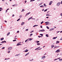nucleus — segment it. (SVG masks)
Returning <instances> with one entry per match:
<instances>
[{
    "label": "nucleus",
    "mask_w": 62,
    "mask_h": 62,
    "mask_svg": "<svg viewBox=\"0 0 62 62\" xmlns=\"http://www.w3.org/2000/svg\"><path fill=\"white\" fill-rule=\"evenodd\" d=\"M40 35L41 36H43V34H40Z\"/></svg>",
    "instance_id": "35"
},
{
    "label": "nucleus",
    "mask_w": 62,
    "mask_h": 62,
    "mask_svg": "<svg viewBox=\"0 0 62 62\" xmlns=\"http://www.w3.org/2000/svg\"><path fill=\"white\" fill-rule=\"evenodd\" d=\"M32 40V39H31V38H30V40L31 41V40Z\"/></svg>",
    "instance_id": "38"
},
{
    "label": "nucleus",
    "mask_w": 62,
    "mask_h": 62,
    "mask_svg": "<svg viewBox=\"0 0 62 62\" xmlns=\"http://www.w3.org/2000/svg\"><path fill=\"white\" fill-rule=\"evenodd\" d=\"M54 45H52L51 46V47H52V48H53V47H54Z\"/></svg>",
    "instance_id": "22"
},
{
    "label": "nucleus",
    "mask_w": 62,
    "mask_h": 62,
    "mask_svg": "<svg viewBox=\"0 0 62 62\" xmlns=\"http://www.w3.org/2000/svg\"><path fill=\"white\" fill-rule=\"evenodd\" d=\"M59 43V41H57L56 42V44H57V43Z\"/></svg>",
    "instance_id": "7"
},
{
    "label": "nucleus",
    "mask_w": 62,
    "mask_h": 62,
    "mask_svg": "<svg viewBox=\"0 0 62 62\" xmlns=\"http://www.w3.org/2000/svg\"><path fill=\"white\" fill-rule=\"evenodd\" d=\"M40 27L41 28H42V26H40Z\"/></svg>",
    "instance_id": "54"
},
{
    "label": "nucleus",
    "mask_w": 62,
    "mask_h": 62,
    "mask_svg": "<svg viewBox=\"0 0 62 62\" xmlns=\"http://www.w3.org/2000/svg\"><path fill=\"white\" fill-rule=\"evenodd\" d=\"M50 22H46L45 23H48H48H49Z\"/></svg>",
    "instance_id": "15"
},
{
    "label": "nucleus",
    "mask_w": 62,
    "mask_h": 62,
    "mask_svg": "<svg viewBox=\"0 0 62 62\" xmlns=\"http://www.w3.org/2000/svg\"><path fill=\"white\" fill-rule=\"evenodd\" d=\"M46 28H47V29H49V27L48 26H46Z\"/></svg>",
    "instance_id": "34"
},
{
    "label": "nucleus",
    "mask_w": 62,
    "mask_h": 62,
    "mask_svg": "<svg viewBox=\"0 0 62 62\" xmlns=\"http://www.w3.org/2000/svg\"><path fill=\"white\" fill-rule=\"evenodd\" d=\"M46 16H51V15H50L49 14H47Z\"/></svg>",
    "instance_id": "24"
},
{
    "label": "nucleus",
    "mask_w": 62,
    "mask_h": 62,
    "mask_svg": "<svg viewBox=\"0 0 62 62\" xmlns=\"http://www.w3.org/2000/svg\"><path fill=\"white\" fill-rule=\"evenodd\" d=\"M19 31H18L17 32V33H19Z\"/></svg>",
    "instance_id": "61"
},
{
    "label": "nucleus",
    "mask_w": 62,
    "mask_h": 62,
    "mask_svg": "<svg viewBox=\"0 0 62 62\" xmlns=\"http://www.w3.org/2000/svg\"><path fill=\"white\" fill-rule=\"evenodd\" d=\"M12 6L13 7H15V5H12Z\"/></svg>",
    "instance_id": "49"
},
{
    "label": "nucleus",
    "mask_w": 62,
    "mask_h": 62,
    "mask_svg": "<svg viewBox=\"0 0 62 62\" xmlns=\"http://www.w3.org/2000/svg\"><path fill=\"white\" fill-rule=\"evenodd\" d=\"M27 15H28L27 14L26 15H25V17H26V16H27Z\"/></svg>",
    "instance_id": "46"
},
{
    "label": "nucleus",
    "mask_w": 62,
    "mask_h": 62,
    "mask_svg": "<svg viewBox=\"0 0 62 62\" xmlns=\"http://www.w3.org/2000/svg\"><path fill=\"white\" fill-rule=\"evenodd\" d=\"M28 55L27 54H26L25 55V56H26V55Z\"/></svg>",
    "instance_id": "52"
},
{
    "label": "nucleus",
    "mask_w": 62,
    "mask_h": 62,
    "mask_svg": "<svg viewBox=\"0 0 62 62\" xmlns=\"http://www.w3.org/2000/svg\"><path fill=\"white\" fill-rule=\"evenodd\" d=\"M62 22V21H59V22Z\"/></svg>",
    "instance_id": "55"
},
{
    "label": "nucleus",
    "mask_w": 62,
    "mask_h": 62,
    "mask_svg": "<svg viewBox=\"0 0 62 62\" xmlns=\"http://www.w3.org/2000/svg\"><path fill=\"white\" fill-rule=\"evenodd\" d=\"M41 48H39V50H41Z\"/></svg>",
    "instance_id": "43"
},
{
    "label": "nucleus",
    "mask_w": 62,
    "mask_h": 62,
    "mask_svg": "<svg viewBox=\"0 0 62 62\" xmlns=\"http://www.w3.org/2000/svg\"><path fill=\"white\" fill-rule=\"evenodd\" d=\"M44 7H45V8L47 7V5H46L45 4H44Z\"/></svg>",
    "instance_id": "10"
},
{
    "label": "nucleus",
    "mask_w": 62,
    "mask_h": 62,
    "mask_svg": "<svg viewBox=\"0 0 62 62\" xmlns=\"http://www.w3.org/2000/svg\"><path fill=\"white\" fill-rule=\"evenodd\" d=\"M16 45L17 46H19V45H20V44L19 43H18Z\"/></svg>",
    "instance_id": "26"
},
{
    "label": "nucleus",
    "mask_w": 62,
    "mask_h": 62,
    "mask_svg": "<svg viewBox=\"0 0 62 62\" xmlns=\"http://www.w3.org/2000/svg\"><path fill=\"white\" fill-rule=\"evenodd\" d=\"M13 41H17L16 40H13Z\"/></svg>",
    "instance_id": "40"
},
{
    "label": "nucleus",
    "mask_w": 62,
    "mask_h": 62,
    "mask_svg": "<svg viewBox=\"0 0 62 62\" xmlns=\"http://www.w3.org/2000/svg\"><path fill=\"white\" fill-rule=\"evenodd\" d=\"M33 35V34H30V36H32Z\"/></svg>",
    "instance_id": "42"
},
{
    "label": "nucleus",
    "mask_w": 62,
    "mask_h": 62,
    "mask_svg": "<svg viewBox=\"0 0 62 62\" xmlns=\"http://www.w3.org/2000/svg\"><path fill=\"white\" fill-rule=\"evenodd\" d=\"M4 22H5V23H7V21L6 20L4 21Z\"/></svg>",
    "instance_id": "53"
},
{
    "label": "nucleus",
    "mask_w": 62,
    "mask_h": 62,
    "mask_svg": "<svg viewBox=\"0 0 62 62\" xmlns=\"http://www.w3.org/2000/svg\"><path fill=\"white\" fill-rule=\"evenodd\" d=\"M38 26V25H34L33 27H36V26Z\"/></svg>",
    "instance_id": "13"
},
{
    "label": "nucleus",
    "mask_w": 62,
    "mask_h": 62,
    "mask_svg": "<svg viewBox=\"0 0 62 62\" xmlns=\"http://www.w3.org/2000/svg\"><path fill=\"white\" fill-rule=\"evenodd\" d=\"M22 15H20V16H19V18H22Z\"/></svg>",
    "instance_id": "21"
},
{
    "label": "nucleus",
    "mask_w": 62,
    "mask_h": 62,
    "mask_svg": "<svg viewBox=\"0 0 62 62\" xmlns=\"http://www.w3.org/2000/svg\"><path fill=\"white\" fill-rule=\"evenodd\" d=\"M60 52V50L59 49H58L55 51V53H59Z\"/></svg>",
    "instance_id": "1"
},
{
    "label": "nucleus",
    "mask_w": 62,
    "mask_h": 62,
    "mask_svg": "<svg viewBox=\"0 0 62 62\" xmlns=\"http://www.w3.org/2000/svg\"><path fill=\"white\" fill-rule=\"evenodd\" d=\"M53 3V1H51L49 3V5H52V4Z\"/></svg>",
    "instance_id": "5"
},
{
    "label": "nucleus",
    "mask_w": 62,
    "mask_h": 62,
    "mask_svg": "<svg viewBox=\"0 0 62 62\" xmlns=\"http://www.w3.org/2000/svg\"><path fill=\"white\" fill-rule=\"evenodd\" d=\"M2 50H3V49H5V47H3L2 48Z\"/></svg>",
    "instance_id": "41"
},
{
    "label": "nucleus",
    "mask_w": 62,
    "mask_h": 62,
    "mask_svg": "<svg viewBox=\"0 0 62 62\" xmlns=\"http://www.w3.org/2000/svg\"><path fill=\"white\" fill-rule=\"evenodd\" d=\"M37 45H40V44L39 43H37Z\"/></svg>",
    "instance_id": "23"
},
{
    "label": "nucleus",
    "mask_w": 62,
    "mask_h": 62,
    "mask_svg": "<svg viewBox=\"0 0 62 62\" xmlns=\"http://www.w3.org/2000/svg\"><path fill=\"white\" fill-rule=\"evenodd\" d=\"M50 31H52V29H50Z\"/></svg>",
    "instance_id": "58"
},
{
    "label": "nucleus",
    "mask_w": 62,
    "mask_h": 62,
    "mask_svg": "<svg viewBox=\"0 0 62 62\" xmlns=\"http://www.w3.org/2000/svg\"><path fill=\"white\" fill-rule=\"evenodd\" d=\"M54 28H52V30H54Z\"/></svg>",
    "instance_id": "44"
},
{
    "label": "nucleus",
    "mask_w": 62,
    "mask_h": 62,
    "mask_svg": "<svg viewBox=\"0 0 62 62\" xmlns=\"http://www.w3.org/2000/svg\"><path fill=\"white\" fill-rule=\"evenodd\" d=\"M27 41H28V39H27L26 40H25V42H26Z\"/></svg>",
    "instance_id": "33"
},
{
    "label": "nucleus",
    "mask_w": 62,
    "mask_h": 62,
    "mask_svg": "<svg viewBox=\"0 0 62 62\" xmlns=\"http://www.w3.org/2000/svg\"><path fill=\"white\" fill-rule=\"evenodd\" d=\"M31 61H33V60H34V59H32L31 60Z\"/></svg>",
    "instance_id": "59"
},
{
    "label": "nucleus",
    "mask_w": 62,
    "mask_h": 62,
    "mask_svg": "<svg viewBox=\"0 0 62 62\" xmlns=\"http://www.w3.org/2000/svg\"><path fill=\"white\" fill-rule=\"evenodd\" d=\"M14 15H13L12 16V17H14Z\"/></svg>",
    "instance_id": "56"
},
{
    "label": "nucleus",
    "mask_w": 62,
    "mask_h": 62,
    "mask_svg": "<svg viewBox=\"0 0 62 62\" xmlns=\"http://www.w3.org/2000/svg\"><path fill=\"white\" fill-rule=\"evenodd\" d=\"M60 40H62V38H61V39H60Z\"/></svg>",
    "instance_id": "64"
},
{
    "label": "nucleus",
    "mask_w": 62,
    "mask_h": 62,
    "mask_svg": "<svg viewBox=\"0 0 62 62\" xmlns=\"http://www.w3.org/2000/svg\"><path fill=\"white\" fill-rule=\"evenodd\" d=\"M41 36H38V37H39V38H40V37H41Z\"/></svg>",
    "instance_id": "47"
},
{
    "label": "nucleus",
    "mask_w": 62,
    "mask_h": 62,
    "mask_svg": "<svg viewBox=\"0 0 62 62\" xmlns=\"http://www.w3.org/2000/svg\"><path fill=\"white\" fill-rule=\"evenodd\" d=\"M46 57L45 56H43L42 57H41V59H44Z\"/></svg>",
    "instance_id": "3"
},
{
    "label": "nucleus",
    "mask_w": 62,
    "mask_h": 62,
    "mask_svg": "<svg viewBox=\"0 0 62 62\" xmlns=\"http://www.w3.org/2000/svg\"><path fill=\"white\" fill-rule=\"evenodd\" d=\"M34 32V31H31V32Z\"/></svg>",
    "instance_id": "62"
},
{
    "label": "nucleus",
    "mask_w": 62,
    "mask_h": 62,
    "mask_svg": "<svg viewBox=\"0 0 62 62\" xmlns=\"http://www.w3.org/2000/svg\"><path fill=\"white\" fill-rule=\"evenodd\" d=\"M36 42L37 43H39V41H36Z\"/></svg>",
    "instance_id": "27"
},
{
    "label": "nucleus",
    "mask_w": 62,
    "mask_h": 62,
    "mask_svg": "<svg viewBox=\"0 0 62 62\" xmlns=\"http://www.w3.org/2000/svg\"><path fill=\"white\" fill-rule=\"evenodd\" d=\"M59 47H60L59 46H55V47H54V49H55V48H58Z\"/></svg>",
    "instance_id": "6"
},
{
    "label": "nucleus",
    "mask_w": 62,
    "mask_h": 62,
    "mask_svg": "<svg viewBox=\"0 0 62 62\" xmlns=\"http://www.w3.org/2000/svg\"><path fill=\"white\" fill-rule=\"evenodd\" d=\"M46 37H49V36H48V34H46Z\"/></svg>",
    "instance_id": "20"
},
{
    "label": "nucleus",
    "mask_w": 62,
    "mask_h": 62,
    "mask_svg": "<svg viewBox=\"0 0 62 62\" xmlns=\"http://www.w3.org/2000/svg\"><path fill=\"white\" fill-rule=\"evenodd\" d=\"M48 24H48V23H47L46 24V25H48Z\"/></svg>",
    "instance_id": "50"
},
{
    "label": "nucleus",
    "mask_w": 62,
    "mask_h": 62,
    "mask_svg": "<svg viewBox=\"0 0 62 62\" xmlns=\"http://www.w3.org/2000/svg\"><path fill=\"white\" fill-rule=\"evenodd\" d=\"M4 39V38H1L0 40H3Z\"/></svg>",
    "instance_id": "11"
},
{
    "label": "nucleus",
    "mask_w": 62,
    "mask_h": 62,
    "mask_svg": "<svg viewBox=\"0 0 62 62\" xmlns=\"http://www.w3.org/2000/svg\"><path fill=\"white\" fill-rule=\"evenodd\" d=\"M40 7H42V8H44V6L43 5H42V6H40Z\"/></svg>",
    "instance_id": "16"
},
{
    "label": "nucleus",
    "mask_w": 62,
    "mask_h": 62,
    "mask_svg": "<svg viewBox=\"0 0 62 62\" xmlns=\"http://www.w3.org/2000/svg\"><path fill=\"white\" fill-rule=\"evenodd\" d=\"M27 49H26V50L24 51L25 52H27L28 51V50H27Z\"/></svg>",
    "instance_id": "14"
},
{
    "label": "nucleus",
    "mask_w": 62,
    "mask_h": 62,
    "mask_svg": "<svg viewBox=\"0 0 62 62\" xmlns=\"http://www.w3.org/2000/svg\"><path fill=\"white\" fill-rule=\"evenodd\" d=\"M30 19H31V18H29L28 19V21H29Z\"/></svg>",
    "instance_id": "39"
},
{
    "label": "nucleus",
    "mask_w": 62,
    "mask_h": 62,
    "mask_svg": "<svg viewBox=\"0 0 62 62\" xmlns=\"http://www.w3.org/2000/svg\"><path fill=\"white\" fill-rule=\"evenodd\" d=\"M4 43L5 42V43H6L7 42H6L5 40H4Z\"/></svg>",
    "instance_id": "45"
},
{
    "label": "nucleus",
    "mask_w": 62,
    "mask_h": 62,
    "mask_svg": "<svg viewBox=\"0 0 62 62\" xmlns=\"http://www.w3.org/2000/svg\"><path fill=\"white\" fill-rule=\"evenodd\" d=\"M12 49V47H9L8 49V50L10 51V50H11Z\"/></svg>",
    "instance_id": "2"
},
{
    "label": "nucleus",
    "mask_w": 62,
    "mask_h": 62,
    "mask_svg": "<svg viewBox=\"0 0 62 62\" xmlns=\"http://www.w3.org/2000/svg\"><path fill=\"white\" fill-rule=\"evenodd\" d=\"M44 23V22H41V24H42L43 23Z\"/></svg>",
    "instance_id": "37"
},
{
    "label": "nucleus",
    "mask_w": 62,
    "mask_h": 62,
    "mask_svg": "<svg viewBox=\"0 0 62 62\" xmlns=\"http://www.w3.org/2000/svg\"><path fill=\"white\" fill-rule=\"evenodd\" d=\"M43 4V3L41 2L40 4H39V6H40V5H42Z\"/></svg>",
    "instance_id": "18"
},
{
    "label": "nucleus",
    "mask_w": 62,
    "mask_h": 62,
    "mask_svg": "<svg viewBox=\"0 0 62 62\" xmlns=\"http://www.w3.org/2000/svg\"><path fill=\"white\" fill-rule=\"evenodd\" d=\"M20 55V54H16L15 55V56H19V55Z\"/></svg>",
    "instance_id": "12"
},
{
    "label": "nucleus",
    "mask_w": 62,
    "mask_h": 62,
    "mask_svg": "<svg viewBox=\"0 0 62 62\" xmlns=\"http://www.w3.org/2000/svg\"><path fill=\"white\" fill-rule=\"evenodd\" d=\"M62 60V59H59V60Z\"/></svg>",
    "instance_id": "60"
},
{
    "label": "nucleus",
    "mask_w": 62,
    "mask_h": 62,
    "mask_svg": "<svg viewBox=\"0 0 62 62\" xmlns=\"http://www.w3.org/2000/svg\"><path fill=\"white\" fill-rule=\"evenodd\" d=\"M60 2H59L57 3V6L59 7V5H60Z\"/></svg>",
    "instance_id": "4"
},
{
    "label": "nucleus",
    "mask_w": 62,
    "mask_h": 62,
    "mask_svg": "<svg viewBox=\"0 0 62 62\" xmlns=\"http://www.w3.org/2000/svg\"><path fill=\"white\" fill-rule=\"evenodd\" d=\"M61 4H62V1H61Z\"/></svg>",
    "instance_id": "63"
},
{
    "label": "nucleus",
    "mask_w": 62,
    "mask_h": 62,
    "mask_svg": "<svg viewBox=\"0 0 62 62\" xmlns=\"http://www.w3.org/2000/svg\"><path fill=\"white\" fill-rule=\"evenodd\" d=\"M47 9H46V10H45L44 11V12H45V11H47Z\"/></svg>",
    "instance_id": "36"
},
{
    "label": "nucleus",
    "mask_w": 62,
    "mask_h": 62,
    "mask_svg": "<svg viewBox=\"0 0 62 62\" xmlns=\"http://www.w3.org/2000/svg\"><path fill=\"white\" fill-rule=\"evenodd\" d=\"M26 31H28V29H26Z\"/></svg>",
    "instance_id": "48"
},
{
    "label": "nucleus",
    "mask_w": 62,
    "mask_h": 62,
    "mask_svg": "<svg viewBox=\"0 0 62 62\" xmlns=\"http://www.w3.org/2000/svg\"><path fill=\"white\" fill-rule=\"evenodd\" d=\"M4 43V41H2L0 43Z\"/></svg>",
    "instance_id": "31"
},
{
    "label": "nucleus",
    "mask_w": 62,
    "mask_h": 62,
    "mask_svg": "<svg viewBox=\"0 0 62 62\" xmlns=\"http://www.w3.org/2000/svg\"><path fill=\"white\" fill-rule=\"evenodd\" d=\"M10 51H9L8 52V53H10Z\"/></svg>",
    "instance_id": "51"
},
{
    "label": "nucleus",
    "mask_w": 62,
    "mask_h": 62,
    "mask_svg": "<svg viewBox=\"0 0 62 62\" xmlns=\"http://www.w3.org/2000/svg\"><path fill=\"white\" fill-rule=\"evenodd\" d=\"M10 34V32H9L7 34V36H8Z\"/></svg>",
    "instance_id": "17"
},
{
    "label": "nucleus",
    "mask_w": 62,
    "mask_h": 62,
    "mask_svg": "<svg viewBox=\"0 0 62 62\" xmlns=\"http://www.w3.org/2000/svg\"><path fill=\"white\" fill-rule=\"evenodd\" d=\"M32 1H35V0H30V2H32Z\"/></svg>",
    "instance_id": "30"
},
{
    "label": "nucleus",
    "mask_w": 62,
    "mask_h": 62,
    "mask_svg": "<svg viewBox=\"0 0 62 62\" xmlns=\"http://www.w3.org/2000/svg\"><path fill=\"white\" fill-rule=\"evenodd\" d=\"M24 24V22H22L21 23V25H23V24Z\"/></svg>",
    "instance_id": "8"
},
{
    "label": "nucleus",
    "mask_w": 62,
    "mask_h": 62,
    "mask_svg": "<svg viewBox=\"0 0 62 62\" xmlns=\"http://www.w3.org/2000/svg\"><path fill=\"white\" fill-rule=\"evenodd\" d=\"M28 39V40H30V38H28V39Z\"/></svg>",
    "instance_id": "57"
},
{
    "label": "nucleus",
    "mask_w": 62,
    "mask_h": 62,
    "mask_svg": "<svg viewBox=\"0 0 62 62\" xmlns=\"http://www.w3.org/2000/svg\"><path fill=\"white\" fill-rule=\"evenodd\" d=\"M57 38V37H54L53 38V39H56V38Z\"/></svg>",
    "instance_id": "9"
},
{
    "label": "nucleus",
    "mask_w": 62,
    "mask_h": 62,
    "mask_svg": "<svg viewBox=\"0 0 62 62\" xmlns=\"http://www.w3.org/2000/svg\"><path fill=\"white\" fill-rule=\"evenodd\" d=\"M41 30L42 31V32H43V31H45V30Z\"/></svg>",
    "instance_id": "25"
},
{
    "label": "nucleus",
    "mask_w": 62,
    "mask_h": 62,
    "mask_svg": "<svg viewBox=\"0 0 62 62\" xmlns=\"http://www.w3.org/2000/svg\"><path fill=\"white\" fill-rule=\"evenodd\" d=\"M20 18H19L17 20V21H19V20H20Z\"/></svg>",
    "instance_id": "32"
},
{
    "label": "nucleus",
    "mask_w": 62,
    "mask_h": 62,
    "mask_svg": "<svg viewBox=\"0 0 62 62\" xmlns=\"http://www.w3.org/2000/svg\"><path fill=\"white\" fill-rule=\"evenodd\" d=\"M9 8H8L7 10H6V12H7L8 11V10H9Z\"/></svg>",
    "instance_id": "29"
},
{
    "label": "nucleus",
    "mask_w": 62,
    "mask_h": 62,
    "mask_svg": "<svg viewBox=\"0 0 62 62\" xmlns=\"http://www.w3.org/2000/svg\"><path fill=\"white\" fill-rule=\"evenodd\" d=\"M30 13H31L30 12H29L27 13V14L28 15L29 14H30Z\"/></svg>",
    "instance_id": "28"
},
{
    "label": "nucleus",
    "mask_w": 62,
    "mask_h": 62,
    "mask_svg": "<svg viewBox=\"0 0 62 62\" xmlns=\"http://www.w3.org/2000/svg\"><path fill=\"white\" fill-rule=\"evenodd\" d=\"M24 10H25L24 9H22L21 12H23V11H24Z\"/></svg>",
    "instance_id": "19"
}]
</instances>
